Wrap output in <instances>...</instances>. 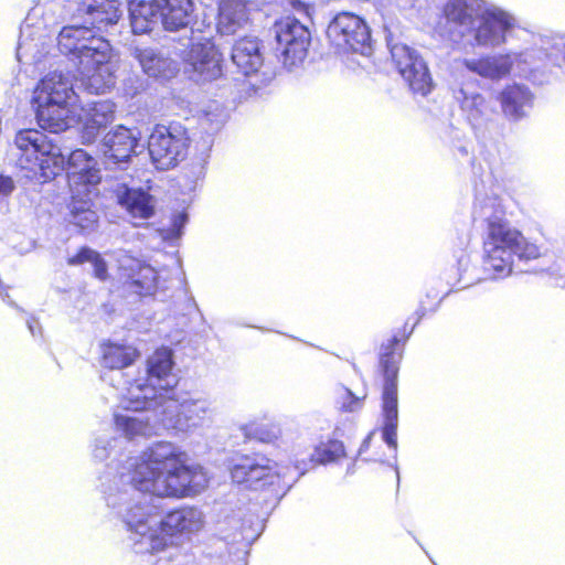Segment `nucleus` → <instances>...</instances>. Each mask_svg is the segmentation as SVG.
I'll return each instance as SVG.
<instances>
[{"label": "nucleus", "instance_id": "obj_8", "mask_svg": "<svg viewBox=\"0 0 565 565\" xmlns=\"http://www.w3.org/2000/svg\"><path fill=\"white\" fill-rule=\"evenodd\" d=\"M89 44L71 47L79 58L81 81L92 94H103L115 85L109 61V43L102 38L90 36Z\"/></svg>", "mask_w": 565, "mask_h": 565}, {"label": "nucleus", "instance_id": "obj_9", "mask_svg": "<svg viewBox=\"0 0 565 565\" xmlns=\"http://www.w3.org/2000/svg\"><path fill=\"white\" fill-rule=\"evenodd\" d=\"M230 472L233 482L267 492L270 498L278 497L287 487L279 466L264 456L244 455L232 465Z\"/></svg>", "mask_w": 565, "mask_h": 565}, {"label": "nucleus", "instance_id": "obj_15", "mask_svg": "<svg viewBox=\"0 0 565 565\" xmlns=\"http://www.w3.org/2000/svg\"><path fill=\"white\" fill-rule=\"evenodd\" d=\"M130 4L132 17L136 11L145 18L160 11L164 28L171 31L186 26L193 12L192 0H130Z\"/></svg>", "mask_w": 565, "mask_h": 565}, {"label": "nucleus", "instance_id": "obj_17", "mask_svg": "<svg viewBox=\"0 0 565 565\" xmlns=\"http://www.w3.org/2000/svg\"><path fill=\"white\" fill-rule=\"evenodd\" d=\"M248 0H220L216 30L221 35H234L248 21Z\"/></svg>", "mask_w": 565, "mask_h": 565}, {"label": "nucleus", "instance_id": "obj_40", "mask_svg": "<svg viewBox=\"0 0 565 565\" xmlns=\"http://www.w3.org/2000/svg\"><path fill=\"white\" fill-rule=\"evenodd\" d=\"M75 32H81L82 31V28H75L74 29Z\"/></svg>", "mask_w": 565, "mask_h": 565}, {"label": "nucleus", "instance_id": "obj_6", "mask_svg": "<svg viewBox=\"0 0 565 565\" xmlns=\"http://www.w3.org/2000/svg\"><path fill=\"white\" fill-rule=\"evenodd\" d=\"M21 151L20 162L29 177L40 183L53 181L65 170V157L58 145L38 129H21L14 138Z\"/></svg>", "mask_w": 565, "mask_h": 565}, {"label": "nucleus", "instance_id": "obj_29", "mask_svg": "<svg viewBox=\"0 0 565 565\" xmlns=\"http://www.w3.org/2000/svg\"><path fill=\"white\" fill-rule=\"evenodd\" d=\"M481 265L488 279L499 280L513 273L514 260H504L482 252Z\"/></svg>", "mask_w": 565, "mask_h": 565}, {"label": "nucleus", "instance_id": "obj_16", "mask_svg": "<svg viewBox=\"0 0 565 565\" xmlns=\"http://www.w3.org/2000/svg\"><path fill=\"white\" fill-rule=\"evenodd\" d=\"M65 170L68 183L74 185H96L102 179L97 160L84 149L70 153Z\"/></svg>", "mask_w": 565, "mask_h": 565}, {"label": "nucleus", "instance_id": "obj_25", "mask_svg": "<svg viewBox=\"0 0 565 565\" xmlns=\"http://www.w3.org/2000/svg\"><path fill=\"white\" fill-rule=\"evenodd\" d=\"M140 352L132 345L107 341L102 345V363L109 370H121L131 365Z\"/></svg>", "mask_w": 565, "mask_h": 565}, {"label": "nucleus", "instance_id": "obj_13", "mask_svg": "<svg viewBox=\"0 0 565 565\" xmlns=\"http://www.w3.org/2000/svg\"><path fill=\"white\" fill-rule=\"evenodd\" d=\"M275 28L277 50L280 51L284 65L294 66L301 63L307 56L311 41L309 29L291 17L277 21Z\"/></svg>", "mask_w": 565, "mask_h": 565}, {"label": "nucleus", "instance_id": "obj_23", "mask_svg": "<svg viewBox=\"0 0 565 565\" xmlns=\"http://www.w3.org/2000/svg\"><path fill=\"white\" fill-rule=\"evenodd\" d=\"M134 56L148 76L170 78L177 72L175 63L170 57L151 47H135Z\"/></svg>", "mask_w": 565, "mask_h": 565}, {"label": "nucleus", "instance_id": "obj_36", "mask_svg": "<svg viewBox=\"0 0 565 565\" xmlns=\"http://www.w3.org/2000/svg\"><path fill=\"white\" fill-rule=\"evenodd\" d=\"M97 253V250L84 245L74 255L68 256L66 263L68 266H81L85 263H92Z\"/></svg>", "mask_w": 565, "mask_h": 565}, {"label": "nucleus", "instance_id": "obj_21", "mask_svg": "<svg viewBox=\"0 0 565 565\" xmlns=\"http://www.w3.org/2000/svg\"><path fill=\"white\" fill-rule=\"evenodd\" d=\"M126 287L134 294L145 297L153 295L158 286L157 270L145 263H136L124 268Z\"/></svg>", "mask_w": 565, "mask_h": 565}, {"label": "nucleus", "instance_id": "obj_34", "mask_svg": "<svg viewBox=\"0 0 565 565\" xmlns=\"http://www.w3.org/2000/svg\"><path fill=\"white\" fill-rule=\"evenodd\" d=\"M280 435V428L275 424H260L253 430V437L262 443H274Z\"/></svg>", "mask_w": 565, "mask_h": 565}, {"label": "nucleus", "instance_id": "obj_4", "mask_svg": "<svg viewBox=\"0 0 565 565\" xmlns=\"http://www.w3.org/2000/svg\"><path fill=\"white\" fill-rule=\"evenodd\" d=\"M128 530L148 539L151 551H164L171 539L198 527L200 512L190 507L173 509L160 518V511L152 504H135L126 513Z\"/></svg>", "mask_w": 565, "mask_h": 565}, {"label": "nucleus", "instance_id": "obj_32", "mask_svg": "<svg viewBox=\"0 0 565 565\" xmlns=\"http://www.w3.org/2000/svg\"><path fill=\"white\" fill-rule=\"evenodd\" d=\"M84 205L87 203L84 202ZM70 211L73 217L72 223L81 228H87L96 223L95 212L88 206L76 207L73 205Z\"/></svg>", "mask_w": 565, "mask_h": 565}, {"label": "nucleus", "instance_id": "obj_28", "mask_svg": "<svg viewBox=\"0 0 565 565\" xmlns=\"http://www.w3.org/2000/svg\"><path fill=\"white\" fill-rule=\"evenodd\" d=\"M345 446L342 440L329 438L320 441L313 449L311 461L319 465L338 462L347 458Z\"/></svg>", "mask_w": 565, "mask_h": 565}, {"label": "nucleus", "instance_id": "obj_2", "mask_svg": "<svg viewBox=\"0 0 565 565\" xmlns=\"http://www.w3.org/2000/svg\"><path fill=\"white\" fill-rule=\"evenodd\" d=\"M428 302L426 305L425 301H420L416 311L417 318L405 320L379 347L374 379L382 392L381 401L384 423L381 431L383 440L394 451L397 449V384L399 365L404 356L406 343L414 332L416 324L426 315L435 312L439 303V301L429 299Z\"/></svg>", "mask_w": 565, "mask_h": 565}, {"label": "nucleus", "instance_id": "obj_14", "mask_svg": "<svg viewBox=\"0 0 565 565\" xmlns=\"http://www.w3.org/2000/svg\"><path fill=\"white\" fill-rule=\"evenodd\" d=\"M328 35L343 50L362 51L370 42L371 33L365 21L352 13H338L328 28Z\"/></svg>", "mask_w": 565, "mask_h": 565}, {"label": "nucleus", "instance_id": "obj_22", "mask_svg": "<svg viewBox=\"0 0 565 565\" xmlns=\"http://www.w3.org/2000/svg\"><path fill=\"white\" fill-rule=\"evenodd\" d=\"M462 65L481 77L500 79L510 74L513 61L509 54H499L481 56L476 60H465Z\"/></svg>", "mask_w": 565, "mask_h": 565}, {"label": "nucleus", "instance_id": "obj_35", "mask_svg": "<svg viewBox=\"0 0 565 565\" xmlns=\"http://www.w3.org/2000/svg\"><path fill=\"white\" fill-rule=\"evenodd\" d=\"M364 397L355 396L350 390L343 388L340 396V411L343 413H352L362 408Z\"/></svg>", "mask_w": 565, "mask_h": 565}, {"label": "nucleus", "instance_id": "obj_31", "mask_svg": "<svg viewBox=\"0 0 565 565\" xmlns=\"http://www.w3.org/2000/svg\"><path fill=\"white\" fill-rule=\"evenodd\" d=\"M114 420L117 428L120 429L122 434L129 439L143 434L147 427V423L134 417L115 415Z\"/></svg>", "mask_w": 565, "mask_h": 565}, {"label": "nucleus", "instance_id": "obj_39", "mask_svg": "<svg viewBox=\"0 0 565 565\" xmlns=\"http://www.w3.org/2000/svg\"><path fill=\"white\" fill-rule=\"evenodd\" d=\"M97 128L94 127V126H88V125H85L84 127V130H83V138H87V140H90L92 138L95 137L96 135V130Z\"/></svg>", "mask_w": 565, "mask_h": 565}, {"label": "nucleus", "instance_id": "obj_5", "mask_svg": "<svg viewBox=\"0 0 565 565\" xmlns=\"http://www.w3.org/2000/svg\"><path fill=\"white\" fill-rule=\"evenodd\" d=\"M484 207L492 209V215L486 220L482 237V252L504 260H531L541 256L540 247L530 242L523 233L504 220L505 206L499 198L489 199Z\"/></svg>", "mask_w": 565, "mask_h": 565}, {"label": "nucleus", "instance_id": "obj_18", "mask_svg": "<svg viewBox=\"0 0 565 565\" xmlns=\"http://www.w3.org/2000/svg\"><path fill=\"white\" fill-rule=\"evenodd\" d=\"M231 58L244 76L257 73L263 64L259 41L252 36L237 39L233 44Z\"/></svg>", "mask_w": 565, "mask_h": 565}, {"label": "nucleus", "instance_id": "obj_20", "mask_svg": "<svg viewBox=\"0 0 565 565\" xmlns=\"http://www.w3.org/2000/svg\"><path fill=\"white\" fill-rule=\"evenodd\" d=\"M190 60L193 67L210 77H216L222 72L223 54L215 43L206 39L191 45Z\"/></svg>", "mask_w": 565, "mask_h": 565}, {"label": "nucleus", "instance_id": "obj_37", "mask_svg": "<svg viewBox=\"0 0 565 565\" xmlns=\"http://www.w3.org/2000/svg\"><path fill=\"white\" fill-rule=\"evenodd\" d=\"M93 266V275L100 281L109 279L108 264L102 254L98 252L90 263Z\"/></svg>", "mask_w": 565, "mask_h": 565}, {"label": "nucleus", "instance_id": "obj_3", "mask_svg": "<svg viewBox=\"0 0 565 565\" xmlns=\"http://www.w3.org/2000/svg\"><path fill=\"white\" fill-rule=\"evenodd\" d=\"M513 24L505 12L481 13L477 0H448L437 18L436 31L454 43L495 46L505 42Z\"/></svg>", "mask_w": 565, "mask_h": 565}, {"label": "nucleus", "instance_id": "obj_38", "mask_svg": "<svg viewBox=\"0 0 565 565\" xmlns=\"http://www.w3.org/2000/svg\"><path fill=\"white\" fill-rule=\"evenodd\" d=\"M14 189V183L11 177L0 175V194L7 195Z\"/></svg>", "mask_w": 565, "mask_h": 565}, {"label": "nucleus", "instance_id": "obj_12", "mask_svg": "<svg viewBox=\"0 0 565 565\" xmlns=\"http://www.w3.org/2000/svg\"><path fill=\"white\" fill-rule=\"evenodd\" d=\"M392 62L408 88L415 95L427 96L434 88V82L427 64L422 56L405 44L396 43L391 47Z\"/></svg>", "mask_w": 565, "mask_h": 565}, {"label": "nucleus", "instance_id": "obj_24", "mask_svg": "<svg viewBox=\"0 0 565 565\" xmlns=\"http://www.w3.org/2000/svg\"><path fill=\"white\" fill-rule=\"evenodd\" d=\"M107 156L114 162H124L130 159L137 147V139L130 129L119 126L105 139Z\"/></svg>", "mask_w": 565, "mask_h": 565}, {"label": "nucleus", "instance_id": "obj_33", "mask_svg": "<svg viewBox=\"0 0 565 565\" xmlns=\"http://www.w3.org/2000/svg\"><path fill=\"white\" fill-rule=\"evenodd\" d=\"M201 413H204V408L196 402L183 403L178 412V422L183 418L188 426L195 425V419L201 418Z\"/></svg>", "mask_w": 565, "mask_h": 565}, {"label": "nucleus", "instance_id": "obj_1", "mask_svg": "<svg viewBox=\"0 0 565 565\" xmlns=\"http://www.w3.org/2000/svg\"><path fill=\"white\" fill-rule=\"evenodd\" d=\"M130 483L140 492L181 499L199 493L206 477L201 466L189 462L184 450L159 441L142 451L131 470Z\"/></svg>", "mask_w": 565, "mask_h": 565}, {"label": "nucleus", "instance_id": "obj_19", "mask_svg": "<svg viewBox=\"0 0 565 565\" xmlns=\"http://www.w3.org/2000/svg\"><path fill=\"white\" fill-rule=\"evenodd\" d=\"M532 93L523 85L509 84L497 96L503 115L513 121L525 116V108L531 106Z\"/></svg>", "mask_w": 565, "mask_h": 565}, {"label": "nucleus", "instance_id": "obj_26", "mask_svg": "<svg viewBox=\"0 0 565 565\" xmlns=\"http://www.w3.org/2000/svg\"><path fill=\"white\" fill-rule=\"evenodd\" d=\"M119 203L136 218L147 220L154 214L152 196L140 189H126Z\"/></svg>", "mask_w": 565, "mask_h": 565}, {"label": "nucleus", "instance_id": "obj_30", "mask_svg": "<svg viewBox=\"0 0 565 565\" xmlns=\"http://www.w3.org/2000/svg\"><path fill=\"white\" fill-rule=\"evenodd\" d=\"M374 431H371L362 441L355 460H362L364 462H384L386 459V456L384 451H382V446L372 445V438H373Z\"/></svg>", "mask_w": 565, "mask_h": 565}, {"label": "nucleus", "instance_id": "obj_11", "mask_svg": "<svg viewBox=\"0 0 565 565\" xmlns=\"http://www.w3.org/2000/svg\"><path fill=\"white\" fill-rule=\"evenodd\" d=\"M41 93L46 97L36 108V121L43 130L54 134L65 131L68 128V103L73 89L61 75L52 74L42 79Z\"/></svg>", "mask_w": 565, "mask_h": 565}, {"label": "nucleus", "instance_id": "obj_7", "mask_svg": "<svg viewBox=\"0 0 565 565\" xmlns=\"http://www.w3.org/2000/svg\"><path fill=\"white\" fill-rule=\"evenodd\" d=\"M172 366L171 350L164 348L156 350L147 361L146 383L138 385L140 391L149 388L151 394L126 397L124 407L132 412H143L150 409L157 399L167 397L178 384Z\"/></svg>", "mask_w": 565, "mask_h": 565}, {"label": "nucleus", "instance_id": "obj_10", "mask_svg": "<svg viewBox=\"0 0 565 565\" xmlns=\"http://www.w3.org/2000/svg\"><path fill=\"white\" fill-rule=\"evenodd\" d=\"M188 130L180 124H157L148 139L150 158L158 170H170L186 159L190 148Z\"/></svg>", "mask_w": 565, "mask_h": 565}, {"label": "nucleus", "instance_id": "obj_27", "mask_svg": "<svg viewBox=\"0 0 565 565\" xmlns=\"http://www.w3.org/2000/svg\"><path fill=\"white\" fill-rule=\"evenodd\" d=\"M88 13L93 15V24L98 29L116 24L121 17V2L118 0H93L88 6Z\"/></svg>", "mask_w": 565, "mask_h": 565}]
</instances>
